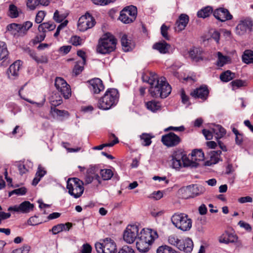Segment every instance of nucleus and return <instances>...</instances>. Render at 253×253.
Instances as JSON below:
<instances>
[{
    "label": "nucleus",
    "mask_w": 253,
    "mask_h": 253,
    "mask_svg": "<svg viewBox=\"0 0 253 253\" xmlns=\"http://www.w3.org/2000/svg\"><path fill=\"white\" fill-rule=\"evenodd\" d=\"M158 237L157 231L148 228L143 229L139 233L136 243V248L140 252H148L150 246Z\"/></svg>",
    "instance_id": "obj_2"
},
{
    "label": "nucleus",
    "mask_w": 253,
    "mask_h": 253,
    "mask_svg": "<svg viewBox=\"0 0 253 253\" xmlns=\"http://www.w3.org/2000/svg\"><path fill=\"white\" fill-rule=\"evenodd\" d=\"M181 241L183 243H181V245L182 246V247H184L183 250H180L185 253H190L193 248V243L192 240L189 238H187L184 240H181Z\"/></svg>",
    "instance_id": "obj_31"
},
{
    "label": "nucleus",
    "mask_w": 253,
    "mask_h": 253,
    "mask_svg": "<svg viewBox=\"0 0 253 253\" xmlns=\"http://www.w3.org/2000/svg\"><path fill=\"white\" fill-rule=\"evenodd\" d=\"M191 157L194 162L198 163L204 160V153L201 149H195L192 152Z\"/></svg>",
    "instance_id": "obj_32"
},
{
    "label": "nucleus",
    "mask_w": 253,
    "mask_h": 253,
    "mask_svg": "<svg viewBox=\"0 0 253 253\" xmlns=\"http://www.w3.org/2000/svg\"><path fill=\"white\" fill-rule=\"evenodd\" d=\"M185 129V127L183 126H180L176 127V126H169L166 128L165 129L164 131L165 132L169 131V130H173L175 131H179L182 132L184 131Z\"/></svg>",
    "instance_id": "obj_59"
},
{
    "label": "nucleus",
    "mask_w": 253,
    "mask_h": 253,
    "mask_svg": "<svg viewBox=\"0 0 253 253\" xmlns=\"http://www.w3.org/2000/svg\"><path fill=\"white\" fill-rule=\"evenodd\" d=\"M95 247L97 253H116L117 252L116 243L109 238H105L102 243H95Z\"/></svg>",
    "instance_id": "obj_7"
},
{
    "label": "nucleus",
    "mask_w": 253,
    "mask_h": 253,
    "mask_svg": "<svg viewBox=\"0 0 253 253\" xmlns=\"http://www.w3.org/2000/svg\"><path fill=\"white\" fill-rule=\"evenodd\" d=\"M9 52L6 43L0 41V61L6 59L8 57Z\"/></svg>",
    "instance_id": "obj_39"
},
{
    "label": "nucleus",
    "mask_w": 253,
    "mask_h": 253,
    "mask_svg": "<svg viewBox=\"0 0 253 253\" xmlns=\"http://www.w3.org/2000/svg\"><path fill=\"white\" fill-rule=\"evenodd\" d=\"M217 60L216 61V65L219 67H223L227 64H229L231 62V58L228 56L223 55L221 52H217Z\"/></svg>",
    "instance_id": "obj_28"
},
{
    "label": "nucleus",
    "mask_w": 253,
    "mask_h": 253,
    "mask_svg": "<svg viewBox=\"0 0 253 253\" xmlns=\"http://www.w3.org/2000/svg\"><path fill=\"white\" fill-rule=\"evenodd\" d=\"M54 85L57 90L61 93L65 99H68L71 95V89L69 84L62 78L56 77Z\"/></svg>",
    "instance_id": "obj_11"
},
{
    "label": "nucleus",
    "mask_w": 253,
    "mask_h": 253,
    "mask_svg": "<svg viewBox=\"0 0 253 253\" xmlns=\"http://www.w3.org/2000/svg\"><path fill=\"white\" fill-rule=\"evenodd\" d=\"M27 192V190L25 187H21L15 189L10 192H9V197L11 196L13 194H16L18 195H23Z\"/></svg>",
    "instance_id": "obj_54"
},
{
    "label": "nucleus",
    "mask_w": 253,
    "mask_h": 253,
    "mask_svg": "<svg viewBox=\"0 0 253 253\" xmlns=\"http://www.w3.org/2000/svg\"><path fill=\"white\" fill-rule=\"evenodd\" d=\"M232 86H236L237 87L244 86L246 85V82L241 80H236L231 83Z\"/></svg>",
    "instance_id": "obj_63"
},
{
    "label": "nucleus",
    "mask_w": 253,
    "mask_h": 253,
    "mask_svg": "<svg viewBox=\"0 0 253 253\" xmlns=\"http://www.w3.org/2000/svg\"><path fill=\"white\" fill-rule=\"evenodd\" d=\"M72 226V223L67 222L65 224H59L52 227V229L49 230L52 234L56 235L63 231H68Z\"/></svg>",
    "instance_id": "obj_25"
},
{
    "label": "nucleus",
    "mask_w": 253,
    "mask_h": 253,
    "mask_svg": "<svg viewBox=\"0 0 253 253\" xmlns=\"http://www.w3.org/2000/svg\"><path fill=\"white\" fill-rule=\"evenodd\" d=\"M46 13L44 11H39L36 15L35 22L37 23H41L43 20Z\"/></svg>",
    "instance_id": "obj_56"
},
{
    "label": "nucleus",
    "mask_w": 253,
    "mask_h": 253,
    "mask_svg": "<svg viewBox=\"0 0 253 253\" xmlns=\"http://www.w3.org/2000/svg\"><path fill=\"white\" fill-rule=\"evenodd\" d=\"M157 253H178L174 249L167 245H162L158 247Z\"/></svg>",
    "instance_id": "obj_51"
},
{
    "label": "nucleus",
    "mask_w": 253,
    "mask_h": 253,
    "mask_svg": "<svg viewBox=\"0 0 253 253\" xmlns=\"http://www.w3.org/2000/svg\"><path fill=\"white\" fill-rule=\"evenodd\" d=\"M51 113L54 116L62 118L65 117H68L69 114L68 111L65 110H61L55 108V107H51Z\"/></svg>",
    "instance_id": "obj_44"
},
{
    "label": "nucleus",
    "mask_w": 253,
    "mask_h": 253,
    "mask_svg": "<svg viewBox=\"0 0 253 253\" xmlns=\"http://www.w3.org/2000/svg\"><path fill=\"white\" fill-rule=\"evenodd\" d=\"M21 66V62L16 61L12 64L7 71L8 77L12 80L16 79L19 74V71Z\"/></svg>",
    "instance_id": "obj_21"
},
{
    "label": "nucleus",
    "mask_w": 253,
    "mask_h": 253,
    "mask_svg": "<svg viewBox=\"0 0 253 253\" xmlns=\"http://www.w3.org/2000/svg\"><path fill=\"white\" fill-rule=\"evenodd\" d=\"M138 227L136 225H128L123 234V239L128 244L133 243L138 238Z\"/></svg>",
    "instance_id": "obj_13"
},
{
    "label": "nucleus",
    "mask_w": 253,
    "mask_h": 253,
    "mask_svg": "<svg viewBox=\"0 0 253 253\" xmlns=\"http://www.w3.org/2000/svg\"><path fill=\"white\" fill-rule=\"evenodd\" d=\"M8 15L11 18H16L19 16L17 7L14 4H10L9 6Z\"/></svg>",
    "instance_id": "obj_53"
},
{
    "label": "nucleus",
    "mask_w": 253,
    "mask_h": 253,
    "mask_svg": "<svg viewBox=\"0 0 253 253\" xmlns=\"http://www.w3.org/2000/svg\"><path fill=\"white\" fill-rule=\"evenodd\" d=\"M146 105L148 109L153 112H156L161 108L160 103L155 100L148 101L146 103Z\"/></svg>",
    "instance_id": "obj_49"
},
{
    "label": "nucleus",
    "mask_w": 253,
    "mask_h": 253,
    "mask_svg": "<svg viewBox=\"0 0 253 253\" xmlns=\"http://www.w3.org/2000/svg\"><path fill=\"white\" fill-rule=\"evenodd\" d=\"M119 98V94L117 89L109 88L103 96L100 97L97 102V107L102 110H107L117 104Z\"/></svg>",
    "instance_id": "obj_3"
},
{
    "label": "nucleus",
    "mask_w": 253,
    "mask_h": 253,
    "mask_svg": "<svg viewBox=\"0 0 253 253\" xmlns=\"http://www.w3.org/2000/svg\"><path fill=\"white\" fill-rule=\"evenodd\" d=\"M171 221L176 228L183 231H189L192 227V220L185 213H174L171 217Z\"/></svg>",
    "instance_id": "obj_5"
},
{
    "label": "nucleus",
    "mask_w": 253,
    "mask_h": 253,
    "mask_svg": "<svg viewBox=\"0 0 253 253\" xmlns=\"http://www.w3.org/2000/svg\"><path fill=\"white\" fill-rule=\"evenodd\" d=\"M221 151L220 150L213 151L211 153L210 159L206 162V165L211 166L221 161Z\"/></svg>",
    "instance_id": "obj_24"
},
{
    "label": "nucleus",
    "mask_w": 253,
    "mask_h": 253,
    "mask_svg": "<svg viewBox=\"0 0 253 253\" xmlns=\"http://www.w3.org/2000/svg\"><path fill=\"white\" fill-rule=\"evenodd\" d=\"M29 54L37 63H46L48 62V58L45 55L37 56L36 53L32 50L29 51Z\"/></svg>",
    "instance_id": "obj_37"
},
{
    "label": "nucleus",
    "mask_w": 253,
    "mask_h": 253,
    "mask_svg": "<svg viewBox=\"0 0 253 253\" xmlns=\"http://www.w3.org/2000/svg\"><path fill=\"white\" fill-rule=\"evenodd\" d=\"M50 103L54 107L61 104L62 103L61 96L57 93L53 94L50 98Z\"/></svg>",
    "instance_id": "obj_45"
},
{
    "label": "nucleus",
    "mask_w": 253,
    "mask_h": 253,
    "mask_svg": "<svg viewBox=\"0 0 253 253\" xmlns=\"http://www.w3.org/2000/svg\"><path fill=\"white\" fill-rule=\"evenodd\" d=\"M95 4L104 5L109 3L114 2L116 0H91Z\"/></svg>",
    "instance_id": "obj_60"
},
{
    "label": "nucleus",
    "mask_w": 253,
    "mask_h": 253,
    "mask_svg": "<svg viewBox=\"0 0 253 253\" xmlns=\"http://www.w3.org/2000/svg\"><path fill=\"white\" fill-rule=\"evenodd\" d=\"M154 136L149 133H143L140 136L141 144L144 146H148L152 143L151 139Z\"/></svg>",
    "instance_id": "obj_43"
},
{
    "label": "nucleus",
    "mask_w": 253,
    "mask_h": 253,
    "mask_svg": "<svg viewBox=\"0 0 253 253\" xmlns=\"http://www.w3.org/2000/svg\"><path fill=\"white\" fill-rule=\"evenodd\" d=\"M242 59L247 64L253 63V51L251 50H245L242 56Z\"/></svg>",
    "instance_id": "obj_50"
},
{
    "label": "nucleus",
    "mask_w": 253,
    "mask_h": 253,
    "mask_svg": "<svg viewBox=\"0 0 253 253\" xmlns=\"http://www.w3.org/2000/svg\"><path fill=\"white\" fill-rule=\"evenodd\" d=\"M113 138L114 140L110 143L102 144L101 145L95 146L93 148L94 150H102L105 147H112L115 144L119 143L118 138L114 134H111L110 136V138Z\"/></svg>",
    "instance_id": "obj_38"
},
{
    "label": "nucleus",
    "mask_w": 253,
    "mask_h": 253,
    "mask_svg": "<svg viewBox=\"0 0 253 253\" xmlns=\"http://www.w3.org/2000/svg\"><path fill=\"white\" fill-rule=\"evenodd\" d=\"M182 163L183 167H197L198 163L194 162L192 159L191 160L187 158V156L182 153Z\"/></svg>",
    "instance_id": "obj_40"
},
{
    "label": "nucleus",
    "mask_w": 253,
    "mask_h": 253,
    "mask_svg": "<svg viewBox=\"0 0 253 253\" xmlns=\"http://www.w3.org/2000/svg\"><path fill=\"white\" fill-rule=\"evenodd\" d=\"M90 89L94 93H99L104 89L102 81L99 78L93 79L89 81Z\"/></svg>",
    "instance_id": "obj_22"
},
{
    "label": "nucleus",
    "mask_w": 253,
    "mask_h": 253,
    "mask_svg": "<svg viewBox=\"0 0 253 253\" xmlns=\"http://www.w3.org/2000/svg\"><path fill=\"white\" fill-rule=\"evenodd\" d=\"M19 206L20 212L22 213H28L30 211H33L34 208V205L27 201L22 202Z\"/></svg>",
    "instance_id": "obj_33"
},
{
    "label": "nucleus",
    "mask_w": 253,
    "mask_h": 253,
    "mask_svg": "<svg viewBox=\"0 0 253 253\" xmlns=\"http://www.w3.org/2000/svg\"><path fill=\"white\" fill-rule=\"evenodd\" d=\"M180 192L182 194L184 193H190L191 195L188 196H198L205 192V188L201 185H192L186 187H183L180 189Z\"/></svg>",
    "instance_id": "obj_17"
},
{
    "label": "nucleus",
    "mask_w": 253,
    "mask_h": 253,
    "mask_svg": "<svg viewBox=\"0 0 253 253\" xmlns=\"http://www.w3.org/2000/svg\"><path fill=\"white\" fill-rule=\"evenodd\" d=\"M121 43L123 46V50L125 51H128L131 49L132 46L130 41L127 38L126 35H123L121 38Z\"/></svg>",
    "instance_id": "obj_47"
},
{
    "label": "nucleus",
    "mask_w": 253,
    "mask_h": 253,
    "mask_svg": "<svg viewBox=\"0 0 253 253\" xmlns=\"http://www.w3.org/2000/svg\"><path fill=\"white\" fill-rule=\"evenodd\" d=\"M55 27L56 25L53 22H48L40 24L39 26L38 30L40 32H42L45 33L46 30L49 31H52L55 29Z\"/></svg>",
    "instance_id": "obj_35"
},
{
    "label": "nucleus",
    "mask_w": 253,
    "mask_h": 253,
    "mask_svg": "<svg viewBox=\"0 0 253 253\" xmlns=\"http://www.w3.org/2000/svg\"><path fill=\"white\" fill-rule=\"evenodd\" d=\"M203 134L207 140H211L213 138V131L206 129H204L202 130Z\"/></svg>",
    "instance_id": "obj_61"
},
{
    "label": "nucleus",
    "mask_w": 253,
    "mask_h": 253,
    "mask_svg": "<svg viewBox=\"0 0 253 253\" xmlns=\"http://www.w3.org/2000/svg\"><path fill=\"white\" fill-rule=\"evenodd\" d=\"M31 21H26L22 24L12 23L7 26L9 31H11L15 37H23L26 35L28 31L32 27Z\"/></svg>",
    "instance_id": "obj_8"
},
{
    "label": "nucleus",
    "mask_w": 253,
    "mask_h": 253,
    "mask_svg": "<svg viewBox=\"0 0 253 253\" xmlns=\"http://www.w3.org/2000/svg\"><path fill=\"white\" fill-rule=\"evenodd\" d=\"M237 240V236L233 233H230L229 232H225L224 234L220 236L219 238V242L228 244L229 243H234Z\"/></svg>",
    "instance_id": "obj_26"
},
{
    "label": "nucleus",
    "mask_w": 253,
    "mask_h": 253,
    "mask_svg": "<svg viewBox=\"0 0 253 253\" xmlns=\"http://www.w3.org/2000/svg\"><path fill=\"white\" fill-rule=\"evenodd\" d=\"M100 169L97 166H90L87 170L84 181L86 184H90L93 181H96L97 184L101 183V178L99 175Z\"/></svg>",
    "instance_id": "obj_14"
},
{
    "label": "nucleus",
    "mask_w": 253,
    "mask_h": 253,
    "mask_svg": "<svg viewBox=\"0 0 253 253\" xmlns=\"http://www.w3.org/2000/svg\"><path fill=\"white\" fill-rule=\"evenodd\" d=\"M95 24L94 18L87 12L80 17L78 22V29L81 32H84L92 28Z\"/></svg>",
    "instance_id": "obj_10"
},
{
    "label": "nucleus",
    "mask_w": 253,
    "mask_h": 253,
    "mask_svg": "<svg viewBox=\"0 0 253 253\" xmlns=\"http://www.w3.org/2000/svg\"><path fill=\"white\" fill-rule=\"evenodd\" d=\"M189 21V16L186 14H181L176 20L175 25V30L177 32H181L187 26Z\"/></svg>",
    "instance_id": "obj_20"
},
{
    "label": "nucleus",
    "mask_w": 253,
    "mask_h": 253,
    "mask_svg": "<svg viewBox=\"0 0 253 253\" xmlns=\"http://www.w3.org/2000/svg\"><path fill=\"white\" fill-rule=\"evenodd\" d=\"M170 47V45L167 43L165 41L156 42L153 45V49L157 50L162 54L169 53Z\"/></svg>",
    "instance_id": "obj_23"
},
{
    "label": "nucleus",
    "mask_w": 253,
    "mask_h": 253,
    "mask_svg": "<svg viewBox=\"0 0 253 253\" xmlns=\"http://www.w3.org/2000/svg\"><path fill=\"white\" fill-rule=\"evenodd\" d=\"M212 12V8L211 6H206L197 12V16L200 18H205L209 17Z\"/></svg>",
    "instance_id": "obj_42"
},
{
    "label": "nucleus",
    "mask_w": 253,
    "mask_h": 253,
    "mask_svg": "<svg viewBox=\"0 0 253 253\" xmlns=\"http://www.w3.org/2000/svg\"><path fill=\"white\" fill-rule=\"evenodd\" d=\"M99 173L101 174L102 179L103 180H108L113 175V172L110 169H100Z\"/></svg>",
    "instance_id": "obj_52"
},
{
    "label": "nucleus",
    "mask_w": 253,
    "mask_h": 253,
    "mask_svg": "<svg viewBox=\"0 0 253 253\" xmlns=\"http://www.w3.org/2000/svg\"><path fill=\"white\" fill-rule=\"evenodd\" d=\"M67 189L71 196L78 198L84 191L83 182L78 178H70L67 181Z\"/></svg>",
    "instance_id": "obj_6"
},
{
    "label": "nucleus",
    "mask_w": 253,
    "mask_h": 253,
    "mask_svg": "<svg viewBox=\"0 0 253 253\" xmlns=\"http://www.w3.org/2000/svg\"><path fill=\"white\" fill-rule=\"evenodd\" d=\"M147 82L150 85L149 93L154 97L165 98L171 92L170 85L164 77H159L156 74L151 73Z\"/></svg>",
    "instance_id": "obj_1"
},
{
    "label": "nucleus",
    "mask_w": 253,
    "mask_h": 253,
    "mask_svg": "<svg viewBox=\"0 0 253 253\" xmlns=\"http://www.w3.org/2000/svg\"><path fill=\"white\" fill-rule=\"evenodd\" d=\"M49 3L48 0H28L27 6L31 10H34L40 4L47 6Z\"/></svg>",
    "instance_id": "obj_27"
},
{
    "label": "nucleus",
    "mask_w": 253,
    "mask_h": 253,
    "mask_svg": "<svg viewBox=\"0 0 253 253\" xmlns=\"http://www.w3.org/2000/svg\"><path fill=\"white\" fill-rule=\"evenodd\" d=\"M46 173V171L45 169L41 166V165H39L37 171L36 173L35 177L34 178L32 184L34 186H36L38 184L39 181L41 180V179Z\"/></svg>",
    "instance_id": "obj_29"
},
{
    "label": "nucleus",
    "mask_w": 253,
    "mask_h": 253,
    "mask_svg": "<svg viewBox=\"0 0 253 253\" xmlns=\"http://www.w3.org/2000/svg\"><path fill=\"white\" fill-rule=\"evenodd\" d=\"M253 27V20L249 17L243 18L236 27V33L239 35H244L248 32H251Z\"/></svg>",
    "instance_id": "obj_12"
},
{
    "label": "nucleus",
    "mask_w": 253,
    "mask_h": 253,
    "mask_svg": "<svg viewBox=\"0 0 253 253\" xmlns=\"http://www.w3.org/2000/svg\"><path fill=\"white\" fill-rule=\"evenodd\" d=\"M116 43V40L113 36L106 34L99 40L96 51L101 54L110 53L115 49Z\"/></svg>",
    "instance_id": "obj_4"
},
{
    "label": "nucleus",
    "mask_w": 253,
    "mask_h": 253,
    "mask_svg": "<svg viewBox=\"0 0 253 253\" xmlns=\"http://www.w3.org/2000/svg\"><path fill=\"white\" fill-rule=\"evenodd\" d=\"M168 242L171 245L176 247L179 250H183L184 248L181 245V243H183L181 239H179L175 235H172L169 236L168 238Z\"/></svg>",
    "instance_id": "obj_36"
},
{
    "label": "nucleus",
    "mask_w": 253,
    "mask_h": 253,
    "mask_svg": "<svg viewBox=\"0 0 253 253\" xmlns=\"http://www.w3.org/2000/svg\"><path fill=\"white\" fill-rule=\"evenodd\" d=\"M211 129L215 135V137L217 139L223 137L226 133V131L224 128L221 126L217 125L213 126Z\"/></svg>",
    "instance_id": "obj_30"
},
{
    "label": "nucleus",
    "mask_w": 253,
    "mask_h": 253,
    "mask_svg": "<svg viewBox=\"0 0 253 253\" xmlns=\"http://www.w3.org/2000/svg\"><path fill=\"white\" fill-rule=\"evenodd\" d=\"M163 144L168 147H172L178 145L181 141L180 137L174 132H169L163 135L161 138Z\"/></svg>",
    "instance_id": "obj_15"
},
{
    "label": "nucleus",
    "mask_w": 253,
    "mask_h": 253,
    "mask_svg": "<svg viewBox=\"0 0 253 253\" xmlns=\"http://www.w3.org/2000/svg\"><path fill=\"white\" fill-rule=\"evenodd\" d=\"M235 73L230 70L222 73L220 75V79L223 82H228L235 78Z\"/></svg>",
    "instance_id": "obj_41"
},
{
    "label": "nucleus",
    "mask_w": 253,
    "mask_h": 253,
    "mask_svg": "<svg viewBox=\"0 0 253 253\" xmlns=\"http://www.w3.org/2000/svg\"><path fill=\"white\" fill-rule=\"evenodd\" d=\"M42 223L37 216H34L31 217L27 221V223L29 225L35 226L39 225Z\"/></svg>",
    "instance_id": "obj_55"
},
{
    "label": "nucleus",
    "mask_w": 253,
    "mask_h": 253,
    "mask_svg": "<svg viewBox=\"0 0 253 253\" xmlns=\"http://www.w3.org/2000/svg\"><path fill=\"white\" fill-rule=\"evenodd\" d=\"M190 94L195 99H200L202 101H205L208 97L209 90L207 85H203L194 89Z\"/></svg>",
    "instance_id": "obj_16"
},
{
    "label": "nucleus",
    "mask_w": 253,
    "mask_h": 253,
    "mask_svg": "<svg viewBox=\"0 0 253 253\" xmlns=\"http://www.w3.org/2000/svg\"><path fill=\"white\" fill-rule=\"evenodd\" d=\"M70 41L72 44L75 46L81 45L82 42V40L81 38L77 36L72 37Z\"/></svg>",
    "instance_id": "obj_58"
},
{
    "label": "nucleus",
    "mask_w": 253,
    "mask_h": 253,
    "mask_svg": "<svg viewBox=\"0 0 253 253\" xmlns=\"http://www.w3.org/2000/svg\"><path fill=\"white\" fill-rule=\"evenodd\" d=\"M169 29V27H167L166 25L163 24L161 28V33L162 36L167 40H169V37L168 34V31Z\"/></svg>",
    "instance_id": "obj_57"
},
{
    "label": "nucleus",
    "mask_w": 253,
    "mask_h": 253,
    "mask_svg": "<svg viewBox=\"0 0 253 253\" xmlns=\"http://www.w3.org/2000/svg\"><path fill=\"white\" fill-rule=\"evenodd\" d=\"M213 15L216 19L221 22H225L227 20H231L233 17L229 11L224 8H219L215 9L213 12Z\"/></svg>",
    "instance_id": "obj_18"
},
{
    "label": "nucleus",
    "mask_w": 253,
    "mask_h": 253,
    "mask_svg": "<svg viewBox=\"0 0 253 253\" xmlns=\"http://www.w3.org/2000/svg\"><path fill=\"white\" fill-rule=\"evenodd\" d=\"M231 128L232 132L235 135V143L237 145L241 146L243 142V134L240 133L238 130L235 128L234 125L231 126Z\"/></svg>",
    "instance_id": "obj_34"
},
{
    "label": "nucleus",
    "mask_w": 253,
    "mask_h": 253,
    "mask_svg": "<svg viewBox=\"0 0 253 253\" xmlns=\"http://www.w3.org/2000/svg\"><path fill=\"white\" fill-rule=\"evenodd\" d=\"M189 55L193 60L196 62L203 60V58L201 55L200 51L198 48H193L190 50Z\"/></svg>",
    "instance_id": "obj_48"
},
{
    "label": "nucleus",
    "mask_w": 253,
    "mask_h": 253,
    "mask_svg": "<svg viewBox=\"0 0 253 253\" xmlns=\"http://www.w3.org/2000/svg\"><path fill=\"white\" fill-rule=\"evenodd\" d=\"M171 157V167L173 169L179 170L183 167L181 159L182 152L180 151H175L173 153Z\"/></svg>",
    "instance_id": "obj_19"
},
{
    "label": "nucleus",
    "mask_w": 253,
    "mask_h": 253,
    "mask_svg": "<svg viewBox=\"0 0 253 253\" xmlns=\"http://www.w3.org/2000/svg\"><path fill=\"white\" fill-rule=\"evenodd\" d=\"M68 13H63L56 10L53 15V19L57 23H61L67 17Z\"/></svg>",
    "instance_id": "obj_46"
},
{
    "label": "nucleus",
    "mask_w": 253,
    "mask_h": 253,
    "mask_svg": "<svg viewBox=\"0 0 253 253\" xmlns=\"http://www.w3.org/2000/svg\"><path fill=\"white\" fill-rule=\"evenodd\" d=\"M118 253H135L133 249L128 246H124Z\"/></svg>",
    "instance_id": "obj_64"
},
{
    "label": "nucleus",
    "mask_w": 253,
    "mask_h": 253,
    "mask_svg": "<svg viewBox=\"0 0 253 253\" xmlns=\"http://www.w3.org/2000/svg\"><path fill=\"white\" fill-rule=\"evenodd\" d=\"M137 10L135 6H129L124 8L120 12L119 19L125 24H128L134 21L137 16Z\"/></svg>",
    "instance_id": "obj_9"
},
{
    "label": "nucleus",
    "mask_w": 253,
    "mask_h": 253,
    "mask_svg": "<svg viewBox=\"0 0 253 253\" xmlns=\"http://www.w3.org/2000/svg\"><path fill=\"white\" fill-rule=\"evenodd\" d=\"M92 251L91 246L87 243L84 244L82 247L81 253H91Z\"/></svg>",
    "instance_id": "obj_62"
}]
</instances>
